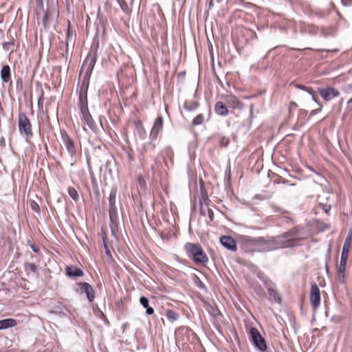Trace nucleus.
I'll return each instance as SVG.
<instances>
[{
	"mask_svg": "<svg viewBox=\"0 0 352 352\" xmlns=\"http://www.w3.org/2000/svg\"><path fill=\"white\" fill-rule=\"evenodd\" d=\"M273 236L252 237L241 236L239 245L242 250L248 253L263 252L276 250Z\"/></svg>",
	"mask_w": 352,
	"mask_h": 352,
	"instance_id": "1",
	"label": "nucleus"
},
{
	"mask_svg": "<svg viewBox=\"0 0 352 352\" xmlns=\"http://www.w3.org/2000/svg\"><path fill=\"white\" fill-rule=\"evenodd\" d=\"M300 230L294 227L284 234L274 237L276 249L292 247L302 240Z\"/></svg>",
	"mask_w": 352,
	"mask_h": 352,
	"instance_id": "2",
	"label": "nucleus"
},
{
	"mask_svg": "<svg viewBox=\"0 0 352 352\" xmlns=\"http://www.w3.org/2000/svg\"><path fill=\"white\" fill-rule=\"evenodd\" d=\"M187 256L197 263L205 264L208 258L199 244L187 243L184 246Z\"/></svg>",
	"mask_w": 352,
	"mask_h": 352,
	"instance_id": "3",
	"label": "nucleus"
},
{
	"mask_svg": "<svg viewBox=\"0 0 352 352\" xmlns=\"http://www.w3.org/2000/svg\"><path fill=\"white\" fill-rule=\"evenodd\" d=\"M18 128L21 135L24 137L26 142H28L33 137L32 126L30 119L23 112L19 113Z\"/></svg>",
	"mask_w": 352,
	"mask_h": 352,
	"instance_id": "4",
	"label": "nucleus"
},
{
	"mask_svg": "<svg viewBox=\"0 0 352 352\" xmlns=\"http://www.w3.org/2000/svg\"><path fill=\"white\" fill-rule=\"evenodd\" d=\"M117 191L115 189H112L110 192L109 197V214L110 219V226L111 230L113 229V227H116L118 221V214L117 211V207L116 206V200Z\"/></svg>",
	"mask_w": 352,
	"mask_h": 352,
	"instance_id": "5",
	"label": "nucleus"
},
{
	"mask_svg": "<svg viewBox=\"0 0 352 352\" xmlns=\"http://www.w3.org/2000/svg\"><path fill=\"white\" fill-rule=\"evenodd\" d=\"M250 336L252 342L260 351H265L267 349V345L265 339L261 336L259 331L255 327L250 329Z\"/></svg>",
	"mask_w": 352,
	"mask_h": 352,
	"instance_id": "6",
	"label": "nucleus"
},
{
	"mask_svg": "<svg viewBox=\"0 0 352 352\" xmlns=\"http://www.w3.org/2000/svg\"><path fill=\"white\" fill-rule=\"evenodd\" d=\"M74 291L76 293L85 294L88 300L91 302L95 298V293L93 287L88 283H78L74 285Z\"/></svg>",
	"mask_w": 352,
	"mask_h": 352,
	"instance_id": "7",
	"label": "nucleus"
},
{
	"mask_svg": "<svg viewBox=\"0 0 352 352\" xmlns=\"http://www.w3.org/2000/svg\"><path fill=\"white\" fill-rule=\"evenodd\" d=\"M349 250L342 249L340 265L338 269V281L344 283L345 281V271Z\"/></svg>",
	"mask_w": 352,
	"mask_h": 352,
	"instance_id": "8",
	"label": "nucleus"
},
{
	"mask_svg": "<svg viewBox=\"0 0 352 352\" xmlns=\"http://www.w3.org/2000/svg\"><path fill=\"white\" fill-rule=\"evenodd\" d=\"M163 124L164 121L163 118L162 116L157 117L154 122L149 136V139L151 140L150 148L152 150L154 149L155 146V144H153L152 142L157 139L159 133L162 130Z\"/></svg>",
	"mask_w": 352,
	"mask_h": 352,
	"instance_id": "9",
	"label": "nucleus"
},
{
	"mask_svg": "<svg viewBox=\"0 0 352 352\" xmlns=\"http://www.w3.org/2000/svg\"><path fill=\"white\" fill-rule=\"evenodd\" d=\"M99 47V43L97 42L93 44L91 47L90 51L87 56L85 64L87 65V69L91 72L95 66L97 60V51Z\"/></svg>",
	"mask_w": 352,
	"mask_h": 352,
	"instance_id": "10",
	"label": "nucleus"
},
{
	"mask_svg": "<svg viewBox=\"0 0 352 352\" xmlns=\"http://www.w3.org/2000/svg\"><path fill=\"white\" fill-rule=\"evenodd\" d=\"M81 113H82V119L84 122V124H87V126L93 131H96L97 130V124L94 122L91 115L90 114L87 104L81 106Z\"/></svg>",
	"mask_w": 352,
	"mask_h": 352,
	"instance_id": "11",
	"label": "nucleus"
},
{
	"mask_svg": "<svg viewBox=\"0 0 352 352\" xmlns=\"http://www.w3.org/2000/svg\"><path fill=\"white\" fill-rule=\"evenodd\" d=\"M310 303L314 309L318 308L320 305V293L317 284L314 282L311 283L310 292Z\"/></svg>",
	"mask_w": 352,
	"mask_h": 352,
	"instance_id": "12",
	"label": "nucleus"
},
{
	"mask_svg": "<svg viewBox=\"0 0 352 352\" xmlns=\"http://www.w3.org/2000/svg\"><path fill=\"white\" fill-rule=\"evenodd\" d=\"M318 92L325 101H329L340 95L339 91L331 87L318 88Z\"/></svg>",
	"mask_w": 352,
	"mask_h": 352,
	"instance_id": "13",
	"label": "nucleus"
},
{
	"mask_svg": "<svg viewBox=\"0 0 352 352\" xmlns=\"http://www.w3.org/2000/svg\"><path fill=\"white\" fill-rule=\"evenodd\" d=\"M67 153L70 155L71 159L70 161L67 160V162H69L72 166L76 163L79 157V151L74 146V142L72 140L67 137Z\"/></svg>",
	"mask_w": 352,
	"mask_h": 352,
	"instance_id": "14",
	"label": "nucleus"
},
{
	"mask_svg": "<svg viewBox=\"0 0 352 352\" xmlns=\"http://www.w3.org/2000/svg\"><path fill=\"white\" fill-rule=\"evenodd\" d=\"M221 244L230 251H236V241L230 236H222L220 238Z\"/></svg>",
	"mask_w": 352,
	"mask_h": 352,
	"instance_id": "15",
	"label": "nucleus"
},
{
	"mask_svg": "<svg viewBox=\"0 0 352 352\" xmlns=\"http://www.w3.org/2000/svg\"><path fill=\"white\" fill-rule=\"evenodd\" d=\"M134 134L140 140H144L146 136V132L141 120H136L134 122Z\"/></svg>",
	"mask_w": 352,
	"mask_h": 352,
	"instance_id": "16",
	"label": "nucleus"
},
{
	"mask_svg": "<svg viewBox=\"0 0 352 352\" xmlns=\"http://www.w3.org/2000/svg\"><path fill=\"white\" fill-rule=\"evenodd\" d=\"M226 101L228 106L232 109H241L243 107V102L233 95L228 96L226 98Z\"/></svg>",
	"mask_w": 352,
	"mask_h": 352,
	"instance_id": "17",
	"label": "nucleus"
},
{
	"mask_svg": "<svg viewBox=\"0 0 352 352\" xmlns=\"http://www.w3.org/2000/svg\"><path fill=\"white\" fill-rule=\"evenodd\" d=\"M84 275V272L80 267H74L73 265H67V276L75 278L77 277H82Z\"/></svg>",
	"mask_w": 352,
	"mask_h": 352,
	"instance_id": "18",
	"label": "nucleus"
},
{
	"mask_svg": "<svg viewBox=\"0 0 352 352\" xmlns=\"http://www.w3.org/2000/svg\"><path fill=\"white\" fill-rule=\"evenodd\" d=\"M1 78L2 81L5 83L12 82L11 70L9 65H6L2 67L1 70Z\"/></svg>",
	"mask_w": 352,
	"mask_h": 352,
	"instance_id": "19",
	"label": "nucleus"
},
{
	"mask_svg": "<svg viewBox=\"0 0 352 352\" xmlns=\"http://www.w3.org/2000/svg\"><path fill=\"white\" fill-rule=\"evenodd\" d=\"M214 111L220 116H226L229 113L228 107L221 101H218L215 103Z\"/></svg>",
	"mask_w": 352,
	"mask_h": 352,
	"instance_id": "20",
	"label": "nucleus"
},
{
	"mask_svg": "<svg viewBox=\"0 0 352 352\" xmlns=\"http://www.w3.org/2000/svg\"><path fill=\"white\" fill-rule=\"evenodd\" d=\"M16 324V320L13 318H6L1 320H0V330L15 327Z\"/></svg>",
	"mask_w": 352,
	"mask_h": 352,
	"instance_id": "21",
	"label": "nucleus"
},
{
	"mask_svg": "<svg viewBox=\"0 0 352 352\" xmlns=\"http://www.w3.org/2000/svg\"><path fill=\"white\" fill-rule=\"evenodd\" d=\"M208 197H204L202 196V197L199 200V205H200V214L201 216H206L207 213V208H209L208 206Z\"/></svg>",
	"mask_w": 352,
	"mask_h": 352,
	"instance_id": "22",
	"label": "nucleus"
},
{
	"mask_svg": "<svg viewBox=\"0 0 352 352\" xmlns=\"http://www.w3.org/2000/svg\"><path fill=\"white\" fill-rule=\"evenodd\" d=\"M140 304L146 309V314L152 315L154 313V309L148 305V299L145 296H142L140 299Z\"/></svg>",
	"mask_w": 352,
	"mask_h": 352,
	"instance_id": "23",
	"label": "nucleus"
},
{
	"mask_svg": "<svg viewBox=\"0 0 352 352\" xmlns=\"http://www.w3.org/2000/svg\"><path fill=\"white\" fill-rule=\"evenodd\" d=\"M268 294L270 296V300H273L276 302H280V297L278 294V293L273 288H269L267 289Z\"/></svg>",
	"mask_w": 352,
	"mask_h": 352,
	"instance_id": "24",
	"label": "nucleus"
},
{
	"mask_svg": "<svg viewBox=\"0 0 352 352\" xmlns=\"http://www.w3.org/2000/svg\"><path fill=\"white\" fill-rule=\"evenodd\" d=\"M197 107H198V102H195V101L186 100V101H185V102L184 104V108L188 111H192L195 110L197 108Z\"/></svg>",
	"mask_w": 352,
	"mask_h": 352,
	"instance_id": "25",
	"label": "nucleus"
},
{
	"mask_svg": "<svg viewBox=\"0 0 352 352\" xmlns=\"http://www.w3.org/2000/svg\"><path fill=\"white\" fill-rule=\"evenodd\" d=\"M166 316L171 322L176 321L179 318V314L172 309L166 310Z\"/></svg>",
	"mask_w": 352,
	"mask_h": 352,
	"instance_id": "26",
	"label": "nucleus"
},
{
	"mask_svg": "<svg viewBox=\"0 0 352 352\" xmlns=\"http://www.w3.org/2000/svg\"><path fill=\"white\" fill-rule=\"evenodd\" d=\"M258 276L263 281L264 285L267 289H269V288L270 289L274 287V285L272 283V281L268 279L267 277H265L263 274H259Z\"/></svg>",
	"mask_w": 352,
	"mask_h": 352,
	"instance_id": "27",
	"label": "nucleus"
},
{
	"mask_svg": "<svg viewBox=\"0 0 352 352\" xmlns=\"http://www.w3.org/2000/svg\"><path fill=\"white\" fill-rule=\"evenodd\" d=\"M67 192L69 196L73 199V200L76 202H78L80 199L79 193L77 190L73 187H69L67 189Z\"/></svg>",
	"mask_w": 352,
	"mask_h": 352,
	"instance_id": "28",
	"label": "nucleus"
},
{
	"mask_svg": "<svg viewBox=\"0 0 352 352\" xmlns=\"http://www.w3.org/2000/svg\"><path fill=\"white\" fill-rule=\"evenodd\" d=\"M89 174H90V178H91V182L93 190L95 192H98L99 191L98 184V182H97V179H96V177L94 175L93 171L90 170L89 171Z\"/></svg>",
	"mask_w": 352,
	"mask_h": 352,
	"instance_id": "29",
	"label": "nucleus"
},
{
	"mask_svg": "<svg viewBox=\"0 0 352 352\" xmlns=\"http://www.w3.org/2000/svg\"><path fill=\"white\" fill-rule=\"evenodd\" d=\"M335 34H336L335 30L331 28L327 29V28H322L321 29V34L324 37H327L329 36H333V35H335Z\"/></svg>",
	"mask_w": 352,
	"mask_h": 352,
	"instance_id": "30",
	"label": "nucleus"
},
{
	"mask_svg": "<svg viewBox=\"0 0 352 352\" xmlns=\"http://www.w3.org/2000/svg\"><path fill=\"white\" fill-rule=\"evenodd\" d=\"M204 120V116L201 113L198 114L193 120L192 124L195 126L199 125L203 123Z\"/></svg>",
	"mask_w": 352,
	"mask_h": 352,
	"instance_id": "31",
	"label": "nucleus"
},
{
	"mask_svg": "<svg viewBox=\"0 0 352 352\" xmlns=\"http://www.w3.org/2000/svg\"><path fill=\"white\" fill-rule=\"evenodd\" d=\"M351 235L349 234L346 236V238L344 240V243L342 247V249L349 250L351 248Z\"/></svg>",
	"mask_w": 352,
	"mask_h": 352,
	"instance_id": "32",
	"label": "nucleus"
},
{
	"mask_svg": "<svg viewBox=\"0 0 352 352\" xmlns=\"http://www.w3.org/2000/svg\"><path fill=\"white\" fill-rule=\"evenodd\" d=\"M219 144L221 146H227L230 142V140L228 138L225 136H219L218 138Z\"/></svg>",
	"mask_w": 352,
	"mask_h": 352,
	"instance_id": "33",
	"label": "nucleus"
},
{
	"mask_svg": "<svg viewBox=\"0 0 352 352\" xmlns=\"http://www.w3.org/2000/svg\"><path fill=\"white\" fill-rule=\"evenodd\" d=\"M30 208L32 210L35 211L36 212H39L40 211V208H39V206L38 204L34 201H31L30 202Z\"/></svg>",
	"mask_w": 352,
	"mask_h": 352,
	"instance_id": "34",
	"label": "nucleus"
},
{
	"mask_svg": "<svg viewBox=\"0 0 352 352\" xmlns=\"http://www.w3.org/2000/svg\"><path fill=\"white\" fill-rule=\"evenodd\" d=\"M329 259H330V249L328 250V252L325 256V270H326V272L327 274L329 273V268L328 266V261Z\"/></svg>",
	"mask_w": 352,
	"mask_h": 352,
	"instance_id": "35",
	"label": "nucleus"
},
{
	"mask_svg": "<svg viewBox=\"0 0 352 352\" xmlns=\"http://www.w3.org/2000/svg\"><path fill=\"white\" fill-rule=\"evenodd\" d=\"M26 269L30 270L32 272H36L37 267L34 263H30L26 265Z\"/></svg>",
	"mask_w": 352,
	"mask_h": 352,
	"instance_id": "36",
	"label": "nucleus"
},
{
	"mask_svg": "<svg viewBox=\"0 0 352 352\" xmlns=\"http://www.w3.org/2000/svg\"><path fill=\"white\" fill-rule=\"evenodd\" d=\"M102 243H103V246H104L106 254L107 255V256L111 257V252L105 242L104 236H102Z\"/></svg>",
	"mask_w": 352,
	"mask_h": 352,
	"instance_id": "37",
	"label": "nucleus"
},
{
	"mask_svg": "<svg viewBox=\"0 0 352 352\" xmlns=\"http://www.w3.org/2000/svg\"><path fill=\"white\" fill-rule=\"evenodd\" d=\"M29 243V245L30 246V248H32V250L35 252V253H38L39 251H40V246L38 245H36L34 243H30V242Z\"/></svg>",
	"mask_w": 352,
	"mask_h": 352,
	"instance_id": "38",
	"label": "nucleus"
},
{
	"mask_svg": "<svg viewBox=\"0 0 352 352\" xmlns=\"http://www.w3.org/2000/svg\"><path fill=\"white\" fill-rule=\"evenodd\" d=\"M206 215L208 216L210 221H212L214 219V212L210 208H207V213Z\"/></svg>",
	"mask_w": 352,
	"mask_h": 352,
	"instance_id": "39",
	"label": "nucleus"
},
{
	"mask_svg": "<svg viewBox=\"0 0 352 352\" xmlns=\"http://www.w3.org/2000/svg\"><path fill=\"white\" fill-rule=\"evenodd\" d=\"M118 3L119 4L120 8L124 11L125 8L127 6L124 0H116Z\"/></svg>",
	"mask_w": 352,
	"mask_h": 352,
	"instance_id": "40",
	"label": "nucleus"
},
{
	"mask_svg": "<svg viewBox=\"0 0 352 352\" xmlns=\"http://www.w3.org/2000/svg\"><path fill=\"white\" fill-rule=\"evenodd\" d=\"M67 41L69 40L70 38L73 37V33L70 30V22L67 21Z\"/></svg>",
	"mask_w": 352,
	"mask_h": 352,
	"instance_id": "41",
	"label": "nucleus"
},
{
	"mask_svg": "<svg viewBox=\"0 0 352 352\" xmlns=\"http://www.w3.org/2000/svg\"><path fill=\"white\" fill-rule=\"evenodd\" d=\"M322 106L319 104V108L311 111V116H314L319 113L322 110Z\"/></svg>",
	"mask_w": 352,
	"mask_h": 352,
	"instance_id": "42",
	"label": "nucleus"
},
{
	"mask_svg": "<svg viewBox=\"0 0 352 352\" xmlns=\"http://www.w3.org/2000/svg\"><path fill=\"white\" fill-rule=\"evenodd\" d=\"M343 6H348L352 4V0H341Z\"/></svg>",
	"mask_w": 352,
	"mask_h": 352,
	"instance_id": "43",
	"label": "nucleus"
},
{
	"mask_svg": "<svg viewBox=\"0 0 352 352\" xmlns=\"http://www.w3.org/2000/svg\"><path fill=\"white\" fill-rule=\"evenodd\" d=\"M303 90L306 91L307 93H309L310 95H313L314 94V91L311 87H303Z\"/></svg>",
	"mask_w": 352,
	"mask_h": 352,
	"instance_id": "44",
	"label": "nucleus"
},
{
	"mask_svg": "<svg viewBox=\"0 0 352 352\" xmlns=\"http://www.w3.org/2000/svg\"><path fill=\"white\" fill-rule=\"evenodd\" d=\"M197 285L200 289H206L205 285L200 280H199V283Z\"/></svg>",
	"mask_w": 352,
	"mask_h": 352,
	"instance_id": "45",
	"label": "nucleus"
},
{
	"mask_svg": "<svg viewBox=\"0 0 352 352\" xmlns=\"http://www.w3.org/2000/svg\"><path fill=\"white\" fill-rule=\"evenodd\" d=\"M324 210L325 211L326 213H328L329 211L331 209V206H325L324 208H323Z\"/></svg>",
	"mask_w": 352,
	"mask_h": 352,
	"instance_id": "46",
	"label": "nucleus"
},
{
	"mask_svg": "<svg viewBox=\"0 0 352 352\" xmlns=\"http://www.w3.org/2000/svg\"><path fill=\"white\" fill-rule=\"evenodd\" d=\"M312 99H313V100H314V102H316V103H318V104H319V102H318V100L317 97H316V96L314 95V94L312 95Z\"/></svg>",
	"mask_w": 352,
	"mask_h": 352,
	"instance_id": "47",
	"label": "nucleus"
},
{
	"mask_svg": "<svg viewBox=\"0 0 352 352\" xmlns=\"http://www.w3.org/2000/svg\"><path fill=\"white\" fill-rule=\"evenodd\" d=\"M36 4L43 8V1L42 0H36Z\"/></svg>",
	"mask_w": 352,
	"mask_h": 352,
	"instance_id": "48",
	"label": "nucleus"
},
{
	"mask_svg": "<svg viewBox=\"0 0 352 352\" xmlns=\"http://www.w3.org/2000/svg\"><path fill=\"white\" fill-rule=\"evenodd\" d=\"M8 45H13V43H5V44L3 45V47H4V48H7V49H8Z\"/></svg>",
	"mask_w": 352,
	"mask_h": 352,
	"instance_id": "49",
	"label": "nucleus"
},
{
	"mask_svg": "<svg viewBox=\"0 0 352 352\" xmlns=\"http://www.w3.org/2000/svg\"><path fill=\"white\" fill-rule=\"evenodd\" d=\"M303 87H304V86H302V85H299V86H298V88H300V89H302V90H303Z\"/></svg>",
	"mask_w": 352,
	"mask_h": 352,
	"instance_id": "50",
	"label": "nucleus"
}]
</instances>
